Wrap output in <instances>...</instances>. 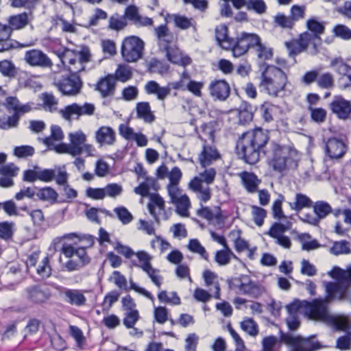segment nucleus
Wrapping results in <instances>:
<instances>
[{"label": "nucleus", "mask_w": 351, "mask_h": 351, "mask_svg": "<svg viewBox=\"0 0 351 351\" xmlns=\"http://www.w3.org/2000/svg\"><path fill=\"white\" fill-rule=\"evenodd\" d=\"M330 67L341 76H345L348 80V83L342 85L346 89L351 86V66L346 64L342 58H335L331 60Z\"/></svg>", "instance_id": "nucleus-24"}, {"label": "nucleus", "mask_w": 351, "mask_h": 351, "mask_svg": "<svg viewBox=\"0 0 351 351\" xmlns=\"http://www.w3.org/2000/svg\"><path fill=\"white\" fill-rule=\"evenodd\" d=\"M136 112L139 118L145 122L151 123L154 120V115L151 112L148 102H139L136 105Z\"/></svg>", "instance_id": "nucleus-46"}, {"label": "nucleus", "mask_w": 351, "mask_h": 351, "mask_svg": "<svg viewBox=\"0 0 351 351\" xmlns=\"http://www.w3.org/2000/svg\"><path fill=\"white\" fill-rule=\"evenodd\" d=\"M286 308L289 315H299L304 313L311 319L323 322L336 320L327 315L326 306L322 300H313L312 302L295 300Z\"/></svg>", "instance_id": "nucleus-6"}, {"label": "nucleus", "mask_w": 351, "mask_h": 351, "mask_svg": "<svg viewBox=\"0 0 351 351\" xmlns=\"http://www.w3.org/2000/svg\"><path fill=\"white\" fill-rule=\"evenodd\" d=\"M242 184L249 193H255L261 180L253 173L243 171L239 173Z\"/></svg>", "instance_id": "nucleus-28"}, {"label": "nucleus", "mask_w": 351, "mask_h": 351, "mask_svg": "<svg viewBox=\"0 0 351 351\" xmlns=\"http://www.w3.org/2000/svg\"><path fill=\"white\" fill-rule=\"evenodd\" d=\"M64 295L65 302L71 305L82 306L86 302V298L82 290L66 289Z\"/></svg>", "instance_id": "nucleus-31"}, {"label": "nucleus", "mask_w": 351, "mask_h": 351, "mask_svg": "<svg viewBox=\"0 0 351 351\" xmlns=\"http://www.w3.org/2000/svg\"><path fill=\"white\" fill-rule=\"evenodd\" d=\"M215 37L218 45L223 49L229 50L232 45V40L228 36V27L226 25L222 24L217 26L215 28Z\"/></svg>", "instance_id": "nucleus-35"}, {"label": "nucleus", "mask_w": 351, "mask_h": 351, "mask_svg": "<svg viewBox=\"0 0 351 351\" xmlns=\"http://www.w3.org/2000/svg\"><path fill=\"white\" fill-rule=\"evenodd\" d=\"M328 274L337 282H324L326 296L322 300L326 306V314L328 317L335 318V322H324L332 326L337 330H345L348 326V319L343 315H330L328 310V304L334 301L346 300L349 297L350 286L351 285V265L347 269H342L339 267H334L328 272Z\"/></svg>", "instance_id": "nucleus-2"}, {"label": "nucleus", "mask_w": 351, "mask_h": 351, "mask_svg": "<svg viewBox=\"0 0 351 351\" xmlns=\"http://www.w3.org/2000/svg\"><path fill=\"white\" fill-rule=\"evenodd\" d=\"M148 209L150 214L158 222L160 216L165 213V201L158 194H152L150 195V202L148 204Z\"/></svg>", "instance_id": "nucleus-30"}, {"label": "nucleus", "mask_w": 351, "mask_h": 351, "mask_svg": "<svg viewBox=\"0 0 351 351\" xmlns=\"http://www.w3.org/2000/svg\"><path fill=\"white\" fill-rule=\"evenodd\" d=\"M280 340L294 348L295 351H313L319 348V343L309 339L295 337L289 333L280 332Z\"/></svg>", "instance_id": "nucleus-13"}, {"label": "nucleus", "mask_w": 351, "mask_h": 351, "mask_svg": "<svg viewBox=\"0 0 351 351\" xmlns=\"http://www.w3.org/2000/svg\"><path fill=\"white\" fill-rule=\"evenodd\" d=\"M144 42L136 36L125 38L121 45V56L128 62H134L143 55Z\"/></svg>", "instance_id": "nucleus-8"}, {"label": "nucleus", "mask_w": 351, "mask_h": 351, "mask_svg": "<svg viewBox=\"0 0 351 351\" xmlns=\"http://www.w3.org/2000/svg\"><path fill=\"white\" fill-rule=\"evenodd\" d=\"M298 239L302 244L304 250L310 251L317 249L320 247L319 243L316 239H312L311 236L307 233H302L298 236Z\"/></svg>", "instance_id": "nucleus-50"}, {"label": "nucleus", "mask_w": 351, "mask_h": 351, "mask_svg": "<svg viewBox=\"0 0 351 351\" xmlns=\"http://www.w3.org/2000/svg\"><path fill=\"white\" fill-rule=\"evenodd\" d=\"M158 298L161 303L169 304L171 305H179L181 300L176 292H167L161 291L158 293Z\"/></svg>", "instance_id": "nucleus-49"}, {"label": "nucleus", "mask_w": 351, "mask_h": 351, "mask_svg": "<svg viewBox=\"0 0 351 351\" xmlns=\"http://www.w3.org/2000/svg\"><path fill=\"white\" fill-rule=\"evenodd\" d=\"M114 213L124 225L130 223L133 219L132 213L124 206H119L114 208Z\"/></svg>", "instance_id": "nucleus-56"}, {"label": "nucleus", "mask_w": 351, "mask_h": 351, "mask_svg": "<svg viewBox=\"0 0 351 351\" xmlns=\"http://www.w3.org/2000/svg\"><path fill=\"white\" fill-rule=\"evenodd\" d=\"M190 75L182 72L178 81L169 82L166 86H160L156 81H149L145 86V90L149 95H156L157 99L163 101L169 95L171 89L186 90Z\"/></svg>", "instance_id": "nucleus-7"}, {"label": "nucleus", "mask_w": 351, "mask_h": 351, "mask_svg": "<svg viewBox=\"0 0 351 351\" xmlns=\"http://www.w3.org/2000/svg\"><path fill=\"white\" fill-rule=\"evenodd\" d=\"M68 138L69 144H58L55 151L59 154H68L73 156L81 155V147L86 141V135L82 130H77L69 133Z\"/></svg>", "instance_id": "nucleus-9"}, {"label": "nucleus", "mask_w": 351, "mask_h": 351, "mask_svg": "<svg viewBox=\"0 0 351 351\" xmlns=\"http://www.w3.org/2000/svg\"><path fill=\"white\" fill-rule=\"evenodd\" d=\"M251 208L254 223L258 226H262L264 223L265 218L267 216L266 210L257 206H252Z\"/></svg>", "instance_id": "nucleus-61"}, {"label": "nucleus", "mask_w": 351, "mask_h": 351, "mask_svg": "<svg viewBox=\"0 0 351 351\" xmlns=\"http://www.w3.org/2000/svg\"><path fill=\"white\" fill-rule=\"evenodd\" d=\"M69 332L71 337L75 339L77 346L79 348L82 349L84 346L86 339L82 330L77 326H70Z\"/></svg>", "instance_id": "nucleus-58"}, {"label": "nucleus", "mask_w": 351, "mask_h": 351, "mask_svg": "<svg viewBox=\"0 0 351 351\" xmlns=\"http://www.w3.org/2000/svg\"><path fill=\"white\" fill-rule=\"evenodd\" d=\"M210 96L215 100L225 101L230 95V87L224 80H215L208 86Z\"/></svg>", "instance_id": "nucleus-21"}, {"label": "nucleus", "mask_w": 351, "mask_h": 351, "mask_svg": "<svg viewBox=\"0 0 351 351\" xmlns=\"http://www.w3.org/2000/svg\"><path fill=\"white\" fill-rule=\"evenodd\" d=\"M330 252L335 256L349 254L350 252L349 243L346 241H336L330 248Z\"/></svg>", "instance_id": "nucleus-53"}, {"label": "nucleus", "mask_w": 351, "mask_h": 351, "mask_svg": "<svg viewBox=\"0 0 351 351\" xmlns=\"http://www.w3.org/2000/svg\"><path fill=\"white\" fill-rule=\"evenodd\" d=\"M37 109L36 105L33 102L21 104L20 102L16 112L12 116L0 118V128L8 130L17 126L21 116Z\"/></svg>", "instance_id": "nucleus-15"}, {"label": "nucleus", "mask_w": 351, "mask_h": 351, "mask_svg": "<svg viewBox=\"0 0 351 351\" xmlns=\"http://www.w3.org/2000/svg\"><path fill=\"white\" fill-rule=\"evenodd\" d=\"M248 10H253L256 13L262 14L267 10V5L263 0H247L246 8Z\"/></svg>", "instance_id": "nucleus-64"}, {"label": "nucleus", "mask_w": 351, "mask_h": 351, "mask_svg": "<svg viewBox=\"0 0 351 351\" xmlns=\"http://www.w3.org/2000/svg\"><path fill=\"white\" fill-rule=\"evenodd\" d=\"M36 195L40 200L47 202L51 204L58 202V193L50 186L39 189Z\"/></svg>", "instance_id": "nucleus-39"}, {"label": "nucleus", "mask_w": 351, "mask_h": 351, "mask_svg": "<svg viewBox=\"0 0 351 351\" xmlns=\"http://www.w3.org/2000/svg\"><path fill=\"white\" fill-rule=\"evenodd\" d=\"M241 328L250 336L256 337L259 332L258 325L252 318H245L241 322Z\"/></svg>", "instance_id": "nucleus-51"}, {"label": "nucleus", "mask_w": 351, "mask_h": 351, "mask_svg": "<svg viewBox=\"0 0 351 351\" xmlns=\"http://www.w3.org/2000/svg\"><path fill=\"white\" fill-rule=\"evenodd\" d=\"M95 110V106L90 103H85L83 105L73 103L60 109L58 113L66 121H71L72 119H78L81 116L92 115Z\"/></svg>", "instance_id": "nucleus-10"}, {"label": "nucleus", "mask_w": 351, "mask_h": 351, "mask_svg": "<svg viewBox=\"0 0 351 351\" xmlns=\"http://www.w3.org/2000/svg\"><path fill=\"white\" fill-rule=\"evenodd\" d=\"M256 51L258 58L262 60H269L273 56V50L271 48L262 44L259 39V43L256 45Z\"/></svg>", "instance_id": "nucleus-59"}, {"label": "nucleus", "mask_w": 351, "mask_h": 351, "mask_svg": "<svg viewBox=\"0 0 351 351\" xmlns=\"http://www.w3.org/2000/svg\"><path fill=\"white\" fill-rule=\"evenodd\" d=\"M292 223L289 221L284 223L275 222L265 233L270 237L275 239V243L285 249H289L291 247L290 238L284 233L291 228Z\"/></svg>", "instance_id": "nucleus-11"}, {"label": "nucleus", "mask_w": 351, "mask_h": 351, "mask_svg": "<svg viewBox=\"0 0 351 351\" xmlns=\"http://www.w3.org/2000/svg\"><path fill=\"white\" fill-rule=\"evenodd\" d=\"M188 189L192 191L200 204L208 202L212 197L209 185L204 183L199 177H193L188 184Z\"/></svg>", "instance_id": "nucleus-16"}, {"label": "nucleus", "mask_w": 351, "mask_h": 351, "mask_svg": "<svg viewBox=\"0 0 351 351\" xmlns=\"http://www.w3.org/2000/svg\"><path fill=\"white\" fill-rule=\"evenodd\" d=\"M109 280L113 282L120 289H127L128 282L126 278L119 271H114L109 278Z\"/></svg>", "instance_id": "nucleus-62"}, {"label": "nucleus", "mask_w": 351, "mask_h": 351, "mask_svg": "<svg viewBox=\"0 0 351 351\" xmlns=\"http://www.w3.org/2000/svg\"><path fill=\"white\" fill-rule=\"evenodd\" d=\"M182 177V173L178 167H174L168 173L167 178L169 184L167 185L168 194L182 190L180 186V182Z\"/></svg>", "instance_id": "nucleus-34"}, {"label": "nucleus", "mask_w": 351, "mask_h": 351, "mask_svg": "<svg viewBox=\"0 0 351 351\" xmlns=\"http://www.w3.org/2000/svg\"><path fill=\"white\" fill-rule=\"evenodd\" d=\"M61 61L62 66L71 74L57 81L55 84L58 90L66 96L78 95L82 88L83 82L77 75L85 71L86 64L90 61V53L88 49L81 51L72 50L61 47L54 51Z\"/></svg>", "instance_id": "nucleus-1"}, {"label": "nucleus", "mask_w": 351, "mask_h": 351, "mask_svg": "<svg viewBox=\"0 0 351 351\" xmlns=\"http://www.w3.org/2000/svg\"><path fill=\"white\" fill-rule=\"evenodd\" d=\"M33 20V15L31 12H22L18 14L10 16L8 22L10 28L11 33L13 30H20L25 27Z\"/></svg>", "instance_id": "nucleus-25"}, {"label": "nucleus", "mask_w": 351, "mask_h": 351, "mask_svg": "<svg viewBox=\"0 0 351 351\" xmlns=\"http://www.w3.org/2000/svg\"><path fill=\"white\" fill-rule=\"evenodd\" d=\"M219 158L220 154L215 147L210 145H204L198 159L202 167H206L219 159Z\"/></svg>", "instance_id": "nucleus-29"}, {"label": "nucleus", "mask_w": 351, "mask_h": 351, "mask_svg": "<svg viewBox=\"0 0 351 351\" xmlns=\"http://www.w3.org/2000/svg\"><path fill=\"white\" fill-rule=\"evenodd\" d=\"M10 28L7 25L0 23V52L14 48H25L34 45L33 43L21 44L15 40H12Z\"/></svg>", "instance_id": "nucleus-17"}, {"label": "nucleus", "mask_w": 351, "mask_h": 351, "mask_svg": "<svg viewBox=\"0 0 351 351\" xmlns=\"http://www.w3.org/2000/svg\"><path fill=\"white\" fill-rule=\"evenodd\" d=\"M115 132L110 127L102 126L96 132L95 138L98 143L102 145H112L115 141Z\"/></svg>", "instance_id": "nucleus-33"}, {"label": "nucleus", "mask_w": 351, "mask_h": 351, "mask_svg": "<svg viewBox=\"0 0 351 351\" xmlns=\"http://www.w3.org/2000/svg\"><path fill=\"white\" fill-rule=\"evenodd\" d=\"M40 326V321L36 318L30 319L23 329V337L34 335L38 332Z\"/></svg>", "instance_id": "nucleus-54"}, {"label": "nucleus", "mask_w": 351, "mask_h": 351, "mask_svg": "<svg viewBox=\"0 0 351 351\" xmlns=\"http://www.w3.org/2000/svg\"><path fill=\"white\" fill-rule=\"evenodd\" d=\"M171 202L176 206V212L180 216L187 217L189 216V209L191 207L189 197L182 193V190L169 193Z\"/></svg>", "instance_id": "nucleus-18"}, {"label": "nucleus", "mask_w": 351, "mask_h": 351, "mask_svg": "<svg viewBox=\"0 0 351 351\" xmlns=\"http://www.w3.org/2000/svg\"><path fill=\"white\" fill-rule=\"evenodd\" d=\"M135 256L138 259V263H134V265L138 268L141 269L143 271L152 267V256L145 251L141 250L136 252Z\"/></svg>", "instance_id": "nucleus-47"}, {"label": "nucleus", "mask_w": 351, "mask_h": 351, "mask_svg": "<svg viewBox=\"0 0 351 351\" xmlns=\"http://www.w3.org/2000/svg\"><path fill=\"white\" fill-rule=\"evenodd\" d=\"M268 140L267 132L261 128L245 132L237 142V153L247 163L255 164L259 160L261 151Z\"/></svg>", "instance_id": "nucleus-3"}, {"label": "nucleus", "mask_w": 351, "mask_h": 351, "mask_svg": "<svg viewBox=\"0 0 351 351\" xmlns=\"http://www.w3.org/2000/svg\"><path fill=\"white\" fill-rule=\"evenodd\" d=\"M115 86L116 81L114 75L109 74L98 81L96 90L100 93L102 97H107L114 94Z\"/></svg>", "instance_id": "nucleus-27"}, {"label": "nucleus", "mask_w": 351, "mask_h": 351, "mask_svg": "<svg viewBox=\"0 0 351 351\" xmlns=\"http://www.w3.org/2000/svg\"><path fill=\"white\" fill-rule=\"evenodd\" d=\"M154 32L160 46L162 43L165 46L169 45L173 40V35L166 25H161L156 27Z\"/></svg>", "instance_id": "nucleus-44"}, {"label": "nucleus", "mask_w": 351, "mask_h": 351, "mask_svg": "<svg viewBox=\"0 0 351 351\" xmlns=\"http://www.w3.org/2000/svg\"><path fill=\"white\" fill-rule=\"evenodd\" d=\"M164 49L167 59L173 64L186 66L191 63V59L188 56L184 55L176 46L165 45Z\"/></svg>", "instance_id": "nucleus-23"}, {"label": "nucleus", "mask_w": 351, "mask_h": 351, "mask_svg": "<svg viewBox=\"0 0 351 351\" xmlns=\"http://www.w3.org/2000/svg\"><path fill=\"white\" fill-rule=\"evenodd\" d=\"M274 23L275 26L284 29H291L293 27V19L287 16L283 13L278 12L274 16Z\"/></svg>", "instance_id": "nucleus-52"}, {"label": "nucleus", "mask_w": 351, "mask_h": 351, "mask_svg": "<svg viewBox=\"0 0 351 351\" xmlns=\"http://www.w3.org/2000/svg\"><path fill=\"white\" fill-rule=\"evenodd\" d=\"M346 147L342 140L329 138L326 143V151L331 158H339L346 153Z\"/></svg>", "instance_id": "nucleus-26"}, {"label": "nucleus", "mask_w": 351, "mask_h": 351, "mask_svg": "<svg viewBox=\"0 0 351 351\" xmlns=\"http://www.w3.org/2000/svg\"><path fill=\"white\" fill-rule=\"evenodd\" d=\"M25 61L32 66L51 67L52 62L50 58L41 50L31 49L25 52Z\"/></svg>", "instance_id": "nucleus-20"}, {"label": "nucleus", "mask_w": 351, "mask_h": 351, "mask_svg": "<svg viewBox=\"0 0 351 351\" xmlns=\"http://www.w3.org/2000/svg\"><path fill=\"white\" fill-rule=\"evenodd\" d=\"M236 284L234 285L239 291L245 295L254 298L261 297L265 292V289L261 284L252 281L247 276H242L236 278Z\"/></svg>", "instance_id": "nucleus-14"}, {"label": "nucleus", "mask_w": 351, "mask_h": 351, "mask_svg": "<svg viewBox=\"0 0 351 351\" xmlns=\"http://www.w3.org/2000/svg\"><path fill=\"white\" fill-rule=\"evenodd\" d=\"M226 217L222 214L219 207H215V211L208 222L210 225L214 226L217 229H222L224 227Z\"/></svg>", "instance_id": "nucleus-55"}, {"label": "nucleus", "mask_w": 351, "mask_h": 351, "mask_svg": "<svg viewBox=\"0 0 351 351\" xmlns=\"http://www.w3.org/2000/svg\"><path fill=\"white\" fill-rule=\"evenodd\" d=\"M132 68L126 64H119L114 73L115 81L126 82L132 77Z\"/></svg>", "instance_id": "nucleus-48"}, {"label": "nucleus", "mask_w": 351, "mask_h": 351, "mask_svg": "<svg viewBox=\"0 0 351 351\" xmlns=\"http://www.w3.org/2000/svg\"><path fill=\"white\" fill-rule=\"evenodd\" d=\"M105 197H109L111 198H116L121 195L123 192V187L121 184L117 183H111L107 184L104 187Z\"/></svg>", "instance_id": "nucleus-63"}, {"label": "nucleus", "mask_w": 351, "mask_h": 351, "mask_svg": "<svg viewBox=\"0 0 351 351\" xmlns=\"http://www.w3.org/2000/svg\"><path fill=\"white\" fill-rule=\"evenodd\" d=\"M298 157L297 150L276 143H272L267 151L269 165L278 172L285 171L288 167L295 166Z\"/></svg>", "instance_id": "nucleus-5"}, {"label": "nucleus", "mask_w": 351, "mask_h": 351, "mask_svg": "<svg viewBox=\"0 0 351 351\" xmlns=\"http://www.w3.org/2000/svg\"><path fill=\"white\" fill-rule=\"evenodd\" d=\"M287 84V74L278 66L267 65L261 72L259 88L271 97L280 96Z\"/></svg>", "instance_id": "nucleus-4"}, {"label": "nucleus", "mask_w": 351, "mask_h": 351, "mask_svg": "<svg viewBox=\"0 0 351 351\" xmlns=\"http://www.w3.org/2000/svg\"><path fill=\"white\" fill-rule=\"evenodd\" d=\"M40 99L43 101V107L46 111L50 112H58V99L51 93H44Z\"/></svg>", "instance_id": "nucleus-43"}, {"label": "nucleus", "mask_w": 351, "mask_h": 351, "mask_svg": "<svg viewBox=\"0 0 351 351\" xmlns=\"http://www.w3.org/2000/svg\"><path fill=\"white\" fill-rule=\"evenodd\" d=\"M170 21H173L175 26L181 29H187L190 27H195V22L192 18H188L186 16L173 14L168 16Z\"/></svg>", "instance_id": "nucleus-37"}, {"label": "nucleus", "mask_w": 351, "mask_h": 351, "mask_svg": "<svg viewBox=\"0 0 351 351\" xmlns=\"http://www.w3.org/2000/svg\"><path fill=\"white\" fill-rule=\"evenodd\" d=\"M317 36L309 32L301 34L298 40L286 43L290 55H295L304 51L309 45H316Z\"/></svg>", "instance_id": "nucleus-19"}, {"label": "nucleus", "mask_w": 351, "mask_h": 351, "mask_svg": "<svg viewBox=\"0 0 351 351\" xmlns=\"http://www.w3.org/2000/svg\"><path fill=\"white\" fill-rule=\"evenodd\" d=\"M232 43L230 49L234 57L238 58L244 55L250 47H255L259 43V37L254 34L242 33L236 40L232 39Z\"/></svg>", "instance_id": "nucleus-12"}, {"label": "nucleus", "mask_w": 351, "mask_h": 351, "mask_svg": "<svg viewBox=\"0 0 351 351\" xmlns=\"http://www.w3.org/2000/svg\"><path fill=\"white\" fill-rule=\"evenodd\" d=\"M27 298L35 303H42L46 301L49 295L40 287L34 286L27 289Z\"/></svg>", "instance_id": "nucleus-42"}, {"label": "nucleus", "mask_w": 351, "mask_h": 351, "mask_svg": "<svg viewBox=\"0 0 351 351\" xmlns=\"http://www.w3.org/2000/svg\"><path fill=\"white\" fill-rule=\"evenodd\" d=\"M232 258H237V257L228 245H226L222 250L217 251L215 256V261L219 266L228 265Z\"/></svg>", "instance_id": "nucleus-38"}, {"label": "nucleus", "mask_w": 351, "mask_h": 351, "mask_svg": "<svg viewBox=\"0 0 351 351\" xmlns=\"http://www.w3.org/2000/svg\"><path fill=\"white\" fill-rule=\"evenodd\" d=\"M203 278L206 286L209 288L210 292H212L213 289V297L216 299H219L220 286L217 275L210 270H205L203 273Z\"/></svg>", "instance_id": "nucleus-32"}, {"label": "nucleus", "mask_w": 351, "mask_h": 351, "mask_svg": "<svg viewBox=\"0 0 351 351\" xmlns=\"http://www.w3.org/2000/svg\"><path fill=\"white\" fill-rule=\"evenodd\" d=\"M314 213L322 220L326 218L330 213L332 212L330 205L324 201H317L312 205Z\"/></svg>", "instance_id": "nucleus-45"}, {"label": "nucleus", "mask_w": 351, "mask_h": 351, "mask_svg": "<svg viewBox=\"0 0 351 351\" xmlns=\"http://www.w3.org/2000/svg\"><path fill=\"white\" fill-rule=\"evenodd\" d=\"M0 73L5 77H13L16 74V67L10 60L0 61Z\"/></svg>", "instance_id": "nucleus-60"}, {"label": "nucleus", "mask_w": 351, "mask_h": 351, "mask_svg": "<svg viewBox=\"0 0 351 351\" xmlns=\"http://www.w3.org/2000/svg\"><path fill=\"white\" fill-rule=\"evenodd\" d=\"M313 202L306 195L302 193H296L295 200L289 202V205L291 210L300 211L304 208H310L312 206Z\"/></svg>", "instance_id": "nucleus-41"}, {"label": "nucleus", "mask_w": 351, "mask_h": 351, "mask_svg": "<svg viewBox=\"0 0 351 351\" xmlns=\"http://www.w3.org/2000/svg\"><path fill=\"white\" fill-rule=\"evenodd\" d=\"M189 250L194 253L199 254L204 259L208 260V255L204 246L202 245L200 242L196 239H191L188 244Z\"/></svg>", "instance_id": "nucleus-57"}, {"label": "nucleus", "mask_w": 351, "mask_h": 351, "mask_svg": "<svg viewBox=\"0 0 351 351\" xmlns=\"http://www.w3.org/2000/svg\"><path fill=\"white\" fill-rule=\"evenodd\" d=\"M330 109L338 118L346 119L351 113V104L341 96H335L331 102Z\"/></svg>", "instance_id": "nucleus-22"}, {"label": "nucleus", "mask_w": 351, "mask_h": 351, "mask_svg": "<svg viewBox=\"0 0 351 351\" xmlns=\"http://www.w3.org/2000/svg\"><path fill=\"white\" fill-rule=\"evenodd\" d=\"M64 138V134L58 125H52L51 128V135L43 140L44 143L50 149L55 150V147L58 145L54 141H61Z\"/></svg>", "instance_id": "nucleus-40"}, {"label": "nucleus", "mask_w": 351, "mask_h": 351, "mask_svg": "<svg viewBox=\"0 0 351 351\" xmlns=\"http://www.w3.org/2000/svg\"><path fill=\"white\" fill-rule=\"evenodd\" d=\"M83 239H87L91 244L93 243V239L90 236H86V235H80L75 232H71L65 234L61 237H56L52 242V245H53L54 248L56 250L61 244L64 243L63 242L65 240H69L72 241L73 243L76 244L77 242L83 240Z\"/></svg>", "instance_id": "nucleus-36"}]
</instances>
